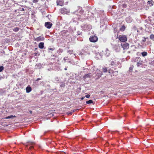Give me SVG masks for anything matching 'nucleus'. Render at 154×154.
Here are the masks:
<instances>
[{
    "label": "nucleus",
    "mask_w": 154,
    "mask_h": 154,
    "mask_svg": "<svg viewBox=\"0 0 154 154\" xmlns=\"http://www.w3.org/2000/svg\"><path fill=\"white\" fill-rule=\"evenodd\" d=\"M60 86L61 87H64L65 86V84L63 82H62L60 83Z\"/></svg>",
    "instance_id": "c756f323"
},
{
    "label": "nucleus",
    "mask_w": 154,
    "mask_h": 154,
    "mask_svg": "<svg viewBox=\"0 0 154 154\" xmlns=\"http://www.w3.org/2000/svg\"><path fill=\"white\" fill-rule=\"evenodd\" d=\"M30 112V113H31H31H32V111H31Z\"/></svg>",
    "instance_id": "6e6d98bb"
},
{
    "label": "nucleus",
    "mask_w": 154,
    "mask_h": 154,
    "mask_svg": "<svg viewBox=\"0 0 154 154\" xmlns=\"http://www.w3.org/2000/svg\"><path fill=\"white\" fill-rule=\"evenodd\" d=\"M59 78L57 76L55 78V80L57 82H58L59 81Z\"/></svg>",
    "instance_id": "ea45409f"
},
{
    "label": "nucleus",
    "mask_w": 154,
    "mask_h": 154,
    "mask_svg": "<svg viewBox=\"0 0 154 154\" xmlns=\"http://www.w3.org/2000/svg\"><path fill=\"white\" fill-rule=\"evenodd\" d=\"M89 40L91 42H95L97 41L98 38L96 36L94 35L91 36L89 38Z\"/></svg>",
    "instance_id": "423d86ee"
},
{
    "label": "nucleus",
    "mask_w": 154,
    "mask_h": 154,
    "mask_svg": "<svg viewBox=\"0 0 154 154\" xmlns=\"http://www.w3.org/2000/svg\"><path fill=\"white\" fill-rule=\"evenodd\" d=\"M4 69V67L2 66H0V72L2 71Z\"/></svg>",
    "instance_id": "e433bc0d"
},
{
    "label": "nucleus",
    "mask_w": 154,
    "mask_h": 154,
    "mask_svg": "<svg viewBox=\"0 0 154 154\" xmlns=\"http://www.w3.org/2000/svg\"><path fill=\"white\" fill-rule=\"evenodd\" d=\"M154 2L153 0H150L148 1L147 2V4L149 5L150 6H152L153 5Z\"/></svg>",
    "instance_id": "6ab92c4d"
},
{
    "label": "nucleus",
    "mask_w": 154,
    "mask_h": 154,
    "mask_svg": "<svg viewBox=\"0 0 154 154\" xmlns=\"http://www.w3.org/2000/svg\"><path fill=\"white\" fill-rule=\"evenodd\" d=\"M40 79H40V78H38V79H36V81H38L39 80H40Z\"/></svg>",
    "instance_id": "49530a36"
},
{
    "label": "nucleus",
    "mask_w": 154,
    "mask_h": 154,
    "mask_svg": "<svg viewBox=\"0 0 154 154\" xmlns=\"http://www.w3.org/2000/svg\"><path fill=\"white\" fill-rule=\"evenodd\" d=\"M110 69H109V68L106 67H103L102 68V70L103 72H108L109 73V70Z\"/></svg>",
    "instance_id": "4468645a"
},
{
    "label": "nucleus",
    "mask_w": 154,
    "mask_h": 154,
    "mask_svg": "<svg viewBox=\"0 0 154 154\" xmlns=\"http://www.w3.org/2000/svg\"><path fill=\"white\" fill-rule=\"evenodd\" d=\"M57 5L62 6L63 5V0H57Z\"/></svg>",
    "instance_id": "9b49d317"
},
{
    "label": "nucleus",
    "mask_w": 154,
    "mask_h": 154,
    "mask_svg": "<svg viewBox=\"0 0 154 154\" xmlns=\"http://www.w3.org/2000/svg\"><path fill=\"white\" fill-rule=\"evenodd\" d=\"M143 57H145L147 55V53L146 52L144 51L141 53Z\"/></svg>",
    "instance_id": "4be33fe9"
},
{
    "label": "nucleus",
    "mask_w": 154,
    "mask_h": 154,
    "mask_svg": "<svg viewBox=\"0 0 154 154\" xmlns=\"http://www.w3.org/2000/svg\"><path fill=\"white\" fill-rule=\"evenodd\" d=\"M73 51L72 50H69L67 51V52L69 54H72Z\"/></svg>",
    "instance_id": "f704fd0d"
},
{
    "label": "nucleus",
    "mask_w": 154,
    "mask_h": 154,
    "mask_svg": "<svg viewBox=\"0 0 154 154\" xmlns=\"http://www.w3.org/2000/svg\"><path fill=\"white\" fill-rule=\"evenodd\" d=\"M64 60H65V58H64Z\"/></svg>",
    "instance_id": "13d9d810"
},
{
    "label": "nucleus",
    "mask_w": 154,
    "mask_h": 154,
    "mask_svg": "<svg viewBox=\"0 0 154 154\" xmlns=\"http://www.w3.org/2000/svg\"><path fill=\"white\" fill-rule=\"evenodd\" d=\"M34 40L37 42L43 41L45 40V38L43 36H40L37 38H34Z\"/></svg>",
    "instance_id": "6e6552de"
},
{
    "label": "nucleus",
    "mask_w": 154,
    "mask_h": 154,
    "mask_svg": "<svg viewBox=\"0 0 154 154\" xmlns=\"http://www.w3.org/2000/svg\"><path fill=\"white\" fill-rule=\"evenodd\" d=\"M132 18L130 16L126 18V21L128 23H130L132 21Z\"/></svg>",
    "instance_id": "9d476101"
},
{
    "label": "nucleus",
    "mask_w": 154,
    "mask_h": 154,
    "mask_svg": "<svg viewBox=\"0 0 154 154\" xmlns=\"http://www.w3.org/2000/svg\"><path fill=\"white\" fill-rule=\"evenodd\" d=\"M111 45L113 49L116 52H119L120 51V46L119 45H114L111 43Z\"/></svg>",
    "instance_id": "f03ea898"
},
{
    "label": "nucleus",
    "mask_w": 154,
    "mask_h": 154,
    "mask_svg": "<svg viewBox=\"0 0 154 154\" xmlns=\"http://www.w3.org/2000/svg\"><path fill=\"white\" fill-rule=\"evenodd\" d=\"M79 10L80 11H79L81 13H83L84 12V11L82 10V8L80 7H79Z\"/></svg>",
    "instance_id": "7c9ffc66"
},
{
    "label": "nucleus",
    "mask_w": 154,
    "mask_h": 154,
    "mask_svg": "<svg viewBox=\"0 0 154 154\" xmlns=\"http://www.w3.org/2000/svg\"><path fill=\"white\" fill-rule=\"evenodd\" d=\"M64 70H67V67H66L65 68H64Z\"/></svg>",
    "instance_id": "3c124183"
},
{
    "label": "nucleus",
    "mask_w": 154,
    "mask_h": 154,
    "mask_svg": "<svg viewBox=\"0 0 154 154\" xmlns=\"http://www.w3.org/2000/svg\"><path fill=\"white\" fill-rule=\"evenodd\" d=\"M27 143H28V144L26 145V146H27L28 145H31L30 147L29 148V149L31 150L32 149H34V147L33 146H32L33 144V143L32 142H27Z\"/></svg>",
    "instance_id": "f8f14e48"
},
{
    "label": "nucleus",
    "mask_w": 154,
    "mask_h": 154,
    "mask_svg": "<svg viewBox=\"0 0 154 154\" xmlns=\"http://www.w3.org/2000/svg\"><path fill=\"white\" fill-rule=\"evenodd\" d=\"M90 96V95L88 94L86 95L85 97H86L87 98H89Z\"/></svg>",
    "instance_id": "c03bdc74"
},
{
    "label": "nucleus",
    "mask_w": 154,
    "mask_h": 154,
    "mask_svg": "<svg viewBox=\"0 0 154 154\" xmlns=\"http://www.w3.org/2000/svg\"><path fill=\"white\" fill-rule=\"evenodd\" d=\"M122 6L123 8H126L127 7V5L126 4L124 3L122 4Z\"/></svg>",
    "instance_id": "2f4dec72"
},
{
    "label": "nucleus",
    "mask_w": 154,
    "mask_h": 154,
    "mask_svg": "<svg viewBox=\"0 0 154 154\" xmlns=\"http://www.w3.org/2000/svg\"><path fill=\"white\" fill-rule=\"evenodd\" d=\"M44 43L42 42H41L39 43L38 45V47L41 49H43L44 47Z\"/></svg>",
    "instance_id": "2eb2a0df"
},
{
    "label": "nucleus",
    "mask_w": 154,
    "mask_h": 154,
    "mask_svg": "<svg viewBox=\"0 0 154 154\" xmlns=\"http://www.w3.org/2000/svg\"><path fill=\"white\" fill-rule=\"evenodd\" d=\"M123 2H124V3L128 2V0H122V1L119 2L118 3L119 4V3H122Z\"/></svg>",
    "instance_id": "cd10ccee"
},
{
    "label": "nucleus",
    "mask_w": 154,
    "mask_h": 154,
    "mask_svg": "<svg viewBox=\"0 0 154 154\" xmlns=\"http://www.w3.org/2000/svg\"><path fill=\"white\" fill-rule=\"evenodd\" d=\"M143 38H144L143 39L142 41V42H145L146 41V40L148 39V38L147 37H144Z\"/></svg>",
    "instance_id": "72a5a7b5"
},
{
    "label": "nucleus",
    "mask_w": 154,
    "mask_h": 154,
    "mask_svg": "<svg viewBox=\"0 0 154 154\" xmlns=\"http://www.w3.org/2000/svg\"><path fill=\"white\" fill-rule=\"evenodd\" d=\"M126 27L124 25H123L120 28V30L121 31H124Z\"/></svg>",
    "instance_id": "393cba45"
},
{
    "label": "nucleus",
    "mask_w": 154,
    "mask_h": 154,
    "mask_svg": "<svg viewBox=\"0 0 154 154\" xmlns=\"http://www.w3.org/2000/svg\"><path fill=\"white\" fill-rule=\"evenodd\" d=\"M69 114H70V115H71L72 114V112H70V113H69Z\"/></svg>",
    "instance_id": "864d4df0"
},
{
    "label": "nucleus",
    "mask_w": 154,
    "mask_h": 154,
    "mask_svg": "<svg viewBox=\"0 0 154 154\" xmlns=\"http://www.w3.org/2000/svg\"><path fill=\"white\" fill-rule=\"evenodd\" d=\"M149 21L150 22H151L152 20L150 19H149Z\"/></svg>",
    "instance_id": "8fccbe9b"
},
{
    "label": "nucleus",
    "mask_w": 154,
    "mask_h": 154,
    "mask_svg": "<svg viewBox=\"0 0 154 154\" xmlns=\"http://www.w3.org/2000/svg\"><path fill=\"white\" fill-rule=\"evenodd\" d=\"M38 2V0H33V2L34 3H36Z\"/></svg>",
    "instance_id": "a18cd8bd"
},
{
    "label": "nucleus",
    "mask_w": 154,
    "mask_h": 154,
    "mask_svg": "<svg viewBox=\"0 0 154 154\" xmlns=\"http://www.w3.org/2000/svg\"><path fill=\"white\" fill-rule=\"evenodd\" d=\"M20 11H24V8H21V9L20 10Z\"/></svg>",
    "instance_id": "de8ad7c7"
},
{
    "label": "nucleus",
    "mask_w": 154,
    "mask_h": 154,
    "mask_svg": "<svg viewBox=\"0 0 154 154\" xmlns=\"http://www.w3.org/2000/svg\"><path fill=\"white\" fill-rule=\"evenodd\" d=\"M121 45L124 50L128 49L129 47V44L125 42L121 43Z\"/></svg>",
    "instance_id": "7ed1b4c3"
},
{
    "label": "nucleus",
    "mask_w": 154,
    "mask_h": 154,
    "mask_svg": "<svg viewBox=\"0 0 154 154\" xmlns=\"http://www.w3.org/2000/svg\"><path fill=\"white\" fill-rule=\"evenodd\" d=\"M69 32L66 30L61 31L60 33V35L62 36H67L69 35Z\"/></svg>",
    "instance_id": "20e7f679"
},
{
    "label": "nucleus",
    "mask_w": 154,
    "mask_h": 154,
    "mask_svg": "<svg viewBox=\"0 0 154 154\" xmlns=\"http://www.w3.org/2000/svg\"><path fill=\"white\" fill-rule=\"evenodd\" d=\"M109 73L110 74V75H111L112 77V76H116L118 75L117 71H114L111 69L109 70Z\"/></svg>",
    "instance_id": "39448f33"
},
{
    "label": "nucleus",
    "mask_w": 154,
    "mask_h": 154,
    "mask_svg": "<svg viewBox=\"0 0 154 154\" xmlns=\"http://www.w3.org/2000/svg\"><path fill=\"white\" fill-rule=\"evenodd\" d=\"M139 58H140L139 57H136L135 59H133V61L134 62H137L138 61L137 59L138 58L139 59Z\"/></svg>",
    "instance_id": "4c0bfd02"
},
{
    "label": "nucleus",
    "mask_w": 154,
    "mask_h": 154,
    "mask_svg": "<svg viewBox=\"0 0 154 154\" xmlns=\"http://www.w3.org/2000/svg\"><path fill=\"white\" fill-rule=\"evenodd\" d=\"M47 132V131H45V132H44V134H45Z\"/></svg>",
    "instance_id": "5fc2aeb1"
},
{
    "label": "nucleus",
    "mask_w": 154,
    "mask_h": 154,
    "mask_svg": "<svg viewBox=\"0 0 154 154\" xmlns=\"http://www.w3.org/2000/svg\"><path fill=\"white\" fill-rule=\"evenodd\" d=\"M102 74L101 72H97L96 73V75L97 77V79H98L100 77Z\"/></svg>",
    "instance_id": "f3484780"
},
{
    "label": "nucleus",
    "mask_w": 154,
    "mask_h": 154,
    "mask_svg": "<svg viewBox=\"0 0 154 154\" xmlns=\"http://www.w3.org/2000/svg\"><path fill=\"white\" fill-rule=\"evenodd\" d=\"M16 117L15 116H13V115H11L9 116H8L7 117H5V119H13L14 118H15Z\"/></svg>",
    "instance_id": "aec40b11"
},
{
    "label": "nucleus",
    "mask_w": 154,
    "mask_h": 154,
    "mask_svg": "<svg viewBox=\"0 0 154 154\" xmlns=\"http://www.w3.org/2000/svg\"><path fill=\"white\" fill-rule=\"evenodd\" d=\"M111 64L112 66L116 64V62L114 61H112L111 63Z\"/></svg>",
    "instance_id": "37998d69"
},
{
    "label": "nucleus",
    "mask_w": 154,
    "mask_h": 154,
    "mask_svg": "<svg viewBox=\"0 0 154 154\" xmlns=\"http://www.w3.org/2000/svg\"><path fill=\"white\" fill-rule=\"evenodd\" d=\"M42 65L40 63H38L36 64L35 66V68L36 69H40L42 67Z\"/></svg>",
    "instance_id": "a211bd4d"
},
{
    "label": "nucleus",
    "mask_w": 154,
    "mask_h": 154,
    "mask_svg": "<svg viewBox=\"0 0 154 154\" xmlns=\"http://www.w3.org/2000/svg\"><path fill=\"white\" fill-rule=\"evenodd\" d=\"M106 57H108L110 54V52L108 49L106 48L105 51V53L104 54Z\"/></svg>",
    "instance_id": "ddd939ff"
},
{
    "label": "nucleus",
    "mask_w": 154,
    "mask_h": 154,
    "mask_svg": "<svg viewBox=\"0 0 154 154\" xmlns=\"http://www.w3.org/2000/svg\"><path fill=\"white\" fill-rule=\"evenodd\" d=\"M150 38L153 41H154V35L153 34H151L150 36Z\"/></svg>",
    "instance_id": "c85d7f7f"
},
{
    "label": "nucleus",
    "mask_w": 154,
    "mask_h": 154,
    "mask_svg": "<svg viewBox=\"0 0 154 154\" xmlns=\"http://www.w3.org/2000/svg\"><path fill=\"white\" fill-rule=\"evenodd\" d=\"M3 78L2 76H0V80H1Z\"/></svg>",
    "instance_id": "603ef678"
},
{
    "label": "nucleus",
    "mask_w": 154,
    "mask_h": 154,
    "mask_svg": "<svg viewBox=\"0 0 154 154\" xmlns=\"http://www.w3.org/2000/svg\"><path fill=\"white\" fill-rule=\"evenodd\" d=\"M117 38H119V41L122 43L125 42L127 41V36L125 35H120L119 36V37L118 36Z\"/></svg>",
    "instance_id": "f257e3e1"
},
{
    "label": "nucleus",
    "mask_w": 154,
    "mask_h": 154,
    "mask_svg": "<svg viewBox=\"0 0 154 154\" xmlns=\"http://www.w3.org/2000/svg\"><path fill=\"white\" fill-rule=\"evenodd\" d=\"M61 13L63 14H66L69 12V9H67L65 8H62L60 9Z\"/></svg>",
    "instance_id": "0eeeda50"
},
{
    "label": "nucleus",
    "mask_w": 154,
    "mask_h": 154,
    "mask_svg": "<svg viewBox=\"0 0 154 154\" xmlns=\"http://www.w3.org/2000/svg\"><path fill=\"white\" fill-rule=\"evenodd\" d=\"M63 52V50L62 49H59L57 51V52L60 55Z\"/></svg>",
    "instance_id": "5701e85b"
},
{
    "label": "nucleus",
    "mask_w": 154,
    "mask_h": 154,
    "mask_svg": "<svg viewBox=\"0 0 154 154\" xmlns=\"http://www.w3.org/2000/svg\"><path fill=\"white\" fill-rule=\"evenodd\" d=\"M34 55L35 56H38L39 54V53L38 52H35L34 53Z\"/></svg>",
    "instance_id": "a19ab883"
},
{
    "label": "nucleus",
    "mask_w": 154,
    "mask_h": 154,
    "mask_svg": "<svg viewBox=\"0 0 154 154\" xmlns=\"http://www.w3.org/2000/svg\"><path fill=\"white\" fill-rule=\"evenodd\" d=\"M19 30V28L17 27L14 28L13 30L15 32H17Z\"/></svg>",
    "instance_id": "473e14b6"
},
{
    "label": "nucleus",
    "mask_w": 154,
    "mask_h": 154,
    "mask_svg": "<svg viewBox=\"0 0 154 154\" xmlns=\"http://www.w3.org/2000/svg\"><path fill=\"white\" fill-rule=\"evenodd\" d=\"M52 24L50 22H48L45 23V26L48 29H50L52 25Z\"/></svg>",
    "instance_id": "1a4fd4ad"
},
{
    "label": "nucleus",
    "mask_w": 154,
    "mask_h": 154,
    "mask_svg": "<svg viewBox=\"0 0 154 154\" xmlns=\"http://www.w3.org/2000/svg\"><path fill=\"white\" fill-rule=\"evenodd\" d=\"M142 63L140 62H137V67H139L140 66V65H142Z\"/></svg>",
    "instance_id": "c9c22d12"
},
{
    "label": "nucleus",
    "mask_w": 154,
    "mask_h": 154,
    "mask_svg": "<svg viewBox=\"0 0 154 154\" xmlns=\"http://www.w3.org/2000/svg\"><path fill=\"white\" fill-rule=\"evenodd\" d=\"M93 103V100H89L86 101V103L87 104H90Z\"/></svg>",
    "instance_id": "a878e982"
},
{
    "label": "nucleus",
    "mask_w": 154,
    "mask_h": 154,
    "mask_svg": "<svg viewBox=\"0 0 154 154\" xmlns=\"http://www.w3.org/2000/svg\"><path fill=\"white\" fill-rule=\"evenodd\" d=\"M85 98V97H82L81 98V100H83L84 98Z\"/></svg>",
    "instance_id": "09e8293b"
},
{
    "label": "nucleus",
    "mask_w": 154,
    "mask_h": 154,
    "mask_svg": "<svg viewBox=\"0 0 154 154\" xmlns=\"http://www.w3.org/2000/svg\"><path fill=\"white\" fill-rule=\"evenodd\" d=\"M91 76V73H89V74H86L85 75L84 78H90Z\"/></svg>",
    "instance_id": "412c9836"
},
{
    "label": "nucleus",
    "mask_w": 154,
    "mask_h": 154,
    "mask_svg": "<svg viewBox=\"0 0 154 154\" xmlns=\"http://www.w3.org/2000/svg\"><path fill=\"white\" fill-rule=\"evenodd\" d=\"M32 90L31 88L29 86H28L26 88V92L27 93H29Z\"/></svg>",
    "instance_id": "dca6fc26"
},
{
    "label": "nucleus",
    "mask_w": 154,
    "mask_h": 154,
    "mask_svg": "<svg viewBox=\"0 0 154 154\" xmlns=\"http://www.w3.org/2000/svg\"><path fill=\"white\" fill-rule=\"evenodd\" d=\"M82 32L80 31H78L77 32V34L78 35H81V36H82Z\"/></svg>",
    "instance_id": "58836bf2"
},
{
    "label": "nucleus",
    "mask_w": 154,
    "mask_h": 154,
    "mask_svg": "<svg viewBox=\"0 0 154 154\" xmlns=\"http://www.w3.org/2000/svg\"><path fill=\"white\" fill-rule=\"evenodd\" d=\"M42 0V1H45V0Z\"/></svg>",
    "instance_id": "4d7b16f0"
},
{
    "label": "nucleus",
    "mask_w": 154,
    "mask_h": 154,
    "mask_svg": "<svg viewBox=\"0 0 154 154\" xmlns=\"http://www.w3.org/2000/svg\"><path fill=\"white\" fill-rule=\"evenodd\" d=\"M48 50L49 51V52H50V51H53L54 50V48H48Z\"/></svg>",
    "instance_id": "79ce46f5"
},
{
    "label": "nucleus",
    "mask_w": 154,
    "mask_h": 154,
    "mask_svg": "<svg viewBox=\"0 0 154 154\" xmlns=\"http://www.w3.org/2000/svg\"><path fill=\"white\" fill-rule=\"evenodd\" d=\"M149 19H150L151 18H153V20H154V12H153L152 14V15L151 16H149L148 17Z\"/></svg>",
    "instance_id": "bb28decb"
},
{
    "label": "nucleus",
    "mask_w": 154,
    "mask_h": 154,
    "mask_svg": "<svg viewBox=\"0 0 154 154\" xmlns=\"http://www.w3.org/2000/svg\"><path fill=\"white\" fill-rule=\"evenodd\" d=\"M134 68V66L133 65H131L129 67V71L130 72H132Z\"/></svg>",
    "instance_id": "b1692460"
}]
</instances>
